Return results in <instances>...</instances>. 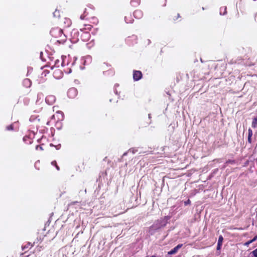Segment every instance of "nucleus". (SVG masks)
Here are the masks:
<instances>
[{
	"mask_svg": "<svg viewBox=\"0 0 257 257\" xmlns=\"http://www.w3.org/2000/svg\"><path fill=\"white\" fill-rule=\"evenodd\" d=\"M184 203L185 205L190 204L191 203V201L189 199H188L186 201L184 202Z\"/></svg>",
	"mask_w": 257,
	"mask_h": 257,
	"instance_id": "nucleus-23",
	"label": "nucleus"
},
{
	"mask_svg": "<svg viewBox=\"0 0 257 257\" xmlns=\"http://www.w3.org/2000/svg\"><path fill=\"white\" fill-rule=\"evenodd\" d=\"M58 23L60 26L63 28L68 27L71 24L70 19L64 17H62V18L58 21Z\"/></svg>",
	"mask_w": 257,
	"mask_h": 257,
	"instance_id": "nucleus-4",
	"label": "nucleus"
},
{
	"mask_svg": "<svg viewBox=\"0 0 257 257\" xmlns=\"http://www.w3.org/2000/svg\"><path fill=\"white\" fill-rule=\"evenodd\" d=\"M132 40H135L136 41V42L137 40V37L135 36H133L132 38H128L126 40L127 43L128 44H130V42Z\"/></svg>",
	"mask_w": 257,
	"mask_h": 257,
	"instance_id": "nucleus-14",
	"label": "nucleus"
},
{
	"mask_svg": "<svg viewBox=\"0 0 257 257\" xmlns=\"http://www.w3.org/2000/svg\"><path fill=\"white\" fill-rule=\"evenodd\" d=\"M254 241H252V239L250 240L249 241H247L246 243V244H249L253 242H254Z\"/></svg>",
	"mask_w": 257,
	"mask_h": 257,
	"instance_id": "nucleus-25",
	"label": "nucleus"
},
{
	"mask_svg": "<svg viewBox=\"0 0 257 257\" xmlns=\"http://www.w3.org/2000/svg\"><path fill=\"white\" fill-rule=\"evenodd\" d=\"M36 149L37 150H38L39 149V150H41V151H43V148H42V146H40V145H37V146H36Z\"/></svg>",
	"mask_w": 257,
	"mask_h": 257,
	"instance_id": "nucleus-20",
	"label": "nucleus"
},
{
	"mask_svg": "<svg viewBox=\"0 0 257 257\" xmlns=\"http://www.w3.org/2000/svg\"><path fill=\"white\" fill-rule=\"evenodd\" d=\"M257 125V117H254L252 121L251 126L253 128H255Z\"/></svg>",
	"mask_w": 257,
	"mask_h": 257,
	"instance_id": "nucleus-15",
	"label": "nucleus"
},
{
	"mask_svg": "<svg viewBox=\"0 0 257 257\" xmlns=\"http://www.w3.org/2000/svg\"><path fill=\"white\" fill-rule=\"evenodd\" d=\"M141 2V0H131V5L133 7H138Z\"/></svg>",
	"mask_w": 257,
	"mask_h": 257,
	"instance_id": "nucleus-12",
	"label": "nucleus"
},
{
	"mask_svg": "<svg viewBox=\"0 0 257 257\" xmlns=\"http://www.w3.org/2000/svg\"><path fill=\"white\" fill-rule=\"evenodd\" d=\"M54 17L58 19V21L63 17V16L61 15L60 12L59 10H56L53 13Z\"/></svg>",
	"mask_w": 257,
	"mask_h": 257,
	"instance_id": "nucleus-11",
	"label": "nucleus"
},
{
	"mask_svg": "<svg viewBox=\"0 0 257 257\" xmlns=\"http://www.w3.org/2000/svg\"><path fill=\"white\" fill-rule=\"evenodd\" d=\"M92 28V25L91 24H84L83 25V27L80 29V30L81 31H85L84 33L85 35L86 36V39L85 40V41H87V40H89L90 38V34L88 33V31H90Z\"/></svg>",
	"mask_w": 257,
	"mask_h": 257,
	"instance_id": "nucleus-3",
	"label": "nucleus"
},
{
	"mask_svg": "<svg viewBox=\"0 0 257 257\" xmlns=\"http://www.w3.org/2000/svg\"><path fill=\"white\" fill-rule=\"evenodd\" d=\"M48 99V97L46 98V100L47 101Z\"/></svg>",
	"mask_w": 257,
	"mask_h": 257,
	"instance_id": "nucleus-31",
	"label": "nucleus"
},
{
	"mask_svg": "<svg viewBox=\"0 0 257 257\" xmlns=\"http://www.w3.org/2000/svg\"><path fill=\"white\" fill-rule=\"evenodd\" d=\"M32 244H31L30 243H27V245H25L24 247H23V249H24L26 248H28L30 246V247H32Z\"/></svg>",
	"mask_w": 257,
	"mask_h": 257,
	"instance_id": "nucleus-18",
	"label": "nucleus"
},
{
	"mask_svg": "<svg viewBox=\"0 0 257 257\" xmlns=\"http://www.w3.org/2000/svg\"><path fill=\"white\" fill-rule=\"evenodd\" d=\"M28 81H29V80L28 79H26L25 80V82H28Z\"/></svg>",
	"mask_w": 257,
	"mask_h": 257,
	"instance_id": "nucleus-30",
	"label": "nucleus"
},
{
	"mask_svg": "<svg viewBox=\"0 0 257 257\" xmlns=\"http://www.w3.org/2000/svg\"><path fill=\"white\" fill-rule=\"evenodd\" d=\"M180 15L179 14H178L177 17H174V18H173V20H177L178 18H180Z\"/></svg>",
	"mask_w": 257,
	"mask_h": 257,
	"instance_id": "nucleus-24",
	"label": "nucleus"
},
{
	"mask_svg": "<svg viewBox=\"0 0 257 257\" xmlns=\"http://www.w3.org/2000/svg\"><path fill=\"white\" fill-rule=\"evenodd\" d=\"M257 240V235H255L253 238H252V241H255Z\"/></svg>",
	"mask_w": 257,
	"mask_h": 257,
	"instance_id": "nucleus-26",
	"label": "nucleus"
},
{
	"mask_svg": "<svg viewBox=\"0 0 257 257\" xmlns=\"http://www.w3.org/2000/svg\"><path fill=\"white\" fill-rule=\"evenodd\" d=\"M64 117L63 112L61 111H58L55 114L52 116L51 119H54L55 121L58 122L63 120Z\"/></svg>",
	"mask_w": 257,
	"mask_h": 257,
	"instance_id": "nucleus-5",
	"label": "nucleus"
},
{
	"mask_svg": "<svg viewBox=\"0 0 257 257\" xmlns=\"http://www.w3.org/2000/svg\"><path fill=\"white\" fill-rule=\"evenodd\" d=\"M57 62H59V60H57L56 62H55V65H57Z\"/></svg>",
	"mask_w": 257,
	"mask_h": 257,
	"instance_id": "nucleus-28",
	"label": "nucleus"
},
{
	"mask_svg": "<svg viewBox=\"0 0 257 257\" xmlns=\"http://www.w3.org/2000/svg\"><path fill=\"white\" fill-rule=\"evenodd\" d=\"M223 237L222 235H220L218 238V243L217 245V250H220L222 246Z\"/></svg>",
	"mask_w": 257,
	"mask_h": 257,
	"instance_id": "nucleus-10",
	"label": "nucleus"
},
{
	"mask_svg": "<svg viewBox=\"0 0 257 257\" xmlns=\"http://www.w3.org/2000/svg\"><path fill=\"white\" fill-rule=\"evenodd\" d=\"M50 97H54L53 96H50Z\"/></svg>",
	"mask_w": 257,
	"mask_h": 257,
	"instance_id": "nucleus-32",
	"label": "nucleus"
},
{
	"mask_svg": "<svg viewBox=\"0 0 257 257\" xmlns=\"http://www.w3.org/2000/svg\"><path fill=\"white\" fill-rule=\"evenodd\" d=\"M7 130L8 131H12L14 130V126L13 124H10L7 126L6 127Z\"/></svg>",
	"mask_w": 257,
	"mask_h": 257,
	"instance_id": "nucleus-17",
	"label": "nucleus"
},
{
	"mask_svg": "<svg viewBox=\"0 0 257 257\" xmlns=\"http://www.w3.org/2000/svg\"><path fill=\"white\" fill-rule=\"evenodd\" d=\"M182 244H179L176 246H175L174 248L171 249L170 251L168 252L169 254H175L182 246Z\"/></svg>",
	"mask_w": 257,
	"mask_h": 257,
	"instance_id": "nucleus-9",
	"label": "nucleus"
},
{
	"mask_svg": "<svg viewBox=\"0 0 257 257\" xmlns=\"http://www.w3.org/2000/svg\"><path fill=\"white\" fill-rule=\"evenodd\" d=\"M150 257H159V256H158L154 255H152V256H151Z\"/></svg>",
	"mask_w": 257,
	"mask_h": 257,
	"instance_id": "nucleus-29",
	"label": "nucleus"
},
{
	"mask_svg": "<svg viewBox=\"0 0 257 257\" xmlns=\"http://www.w3.org/2000/svg\"><path fill=\"white\" fill-rule=\"evenodd\" d=\"M50 33L51 35L55 38H61L60 40L63 41L65 39V35L64 34L62 29L58 27L53 28Z\"/></svg>",
	"mask_w": 257,
	"mask_h": 257,
	"instance_id": "nucleus-2",
	"label": "nucleus"
},
{
	"mask_svg": "<svg viewBox=\"0 0 257 257\" xmlns=\"http://www.w3.org/2000/svg\"><path fill=\"white\" fill-rule=\"evenodd\" d=\"M80 19L87 20L89 21L90 23L94 25H96L98 22L94 10L91 8L86 9L83 14L81 15Z\"/></svg>",
	"mask_w": 257,
	"mask_h": 257,
	"instance_id": "nucleus-1",
	"label": "nucleus"
},
{
	"mask_svg": "<svg viewBox=\"0 0 257 257\" xmlns=\"http://www.w3.org/2000/svg\"><path fill=\"white\" fill-rule=\"evenodd\" d=\"M247 141L249 143L251 144V137H250V136H248L247 137Z\"/></svg>",
	"mask_w": 257,
	"mask_h": 257,
	"instance_id": "nucleus-22",
	"label": "nucleus"
},
{
	"mask_svg": "<svg viewBox=\"0 0 257 257\" xmlns=\"http://www.w3.org/2000/svg\"><path fill=\"white\" fill-rule=\"evenodd\" d=\"M252 254L255 257H257V248L252 251Z\"/></svg>",
	"mask_w": 257,
	"mask_h": 257,
	"instance_id": "nucleus-21",
	"label": "nucleus"
},
{
	"mask_svg": "<svg viewBox=\"0 0 257 257\" xmlns=\"http://www.w3.org/2000/svg\"><path fill=\"white\" fill-rule=\"evenodd\" d=\"M234 161H231V160H228L227 161L226 163H234Z\"/></svg>",
	"mask_w": 257,
	"mask_h": 257,
	"instance_id": "nucleus-27",
	"label": "nucleus"
},
{
	"mask_svg": "<svg viewBox=\"0 0 257 257\" xmlns=\"http://www.w3.org/2000/svg\"><path fill=\"white\" fill-rule=\"evenodd\" d=\"M76 94L77 90L74 88H70L67 92V95L70 98L74 97Z\"/></svg>",
	"mask_w": 257,
	"mask_h": 257,
	"instance_id": "nucleus-8",
	"label": "nucleus"
},
{
	"mask_svg": "<svg viewBox=\"0 0 257 257\" xmlns=\"http://www.w3.org/2000/svg\"><path fill=\"white\" fill-rule=\"evenodd\" d=\"M142 73L141 71L138 70H134L133 72V78L135 81H138L142 77Z\"/></svg>",
	"mask_w": 257,
	"mask_h": 257,
	"instance_id": "nucleus-7",
	"label": "nucleus"
},
{
	"mask_svg": "<svg viewBox=\"0 0 257 257\" xmlns=\"http://www.w3.org/2000/svg\"><path fill=\"white\" fill-rule=\"evenodd\" d=\"M252 131L250 128H249L248 130V136L252 137Z\"/></svg>",
	"mask_w": 257,
	"mask_h": 257,
	"instance_id": "nucleus-19",
	"label": "nucleus"
},
{
	"mask_svg": "<svg viewBox=\"0 0 257 257\" xmlns=\"http://www.w3.org/2000/svg\"><path fill=\"white\" fill-rule=\"evenodd\" d=\"M105 66H108L109 69L107 71H104V74L113 76L114 75L115 72L114 69L111 67V65H108L107 64L104 63L102 67L104 68Z\"/></svg>",
	"mask_w": 257,
	"mask_h": 257,
	"instance_id": "nucleus-6",
	"label": "nucleus"
},
{
	"mask_svg": "<svg viewBox=\"0 0 257 257\" xmlns=\"http://www.w3.org/2000/svg\"><path fill=\"white\" fill-rule=\"evenodd\" d=\"M51 164L53 165V166H55L56 169L58 170V171H59L60 170V168L58 166L57 164V162L56 161H53L51 162Z\"/></svg>",
	"mask_w": 257,
	"mask_h": 257,
	"instance_id": "nucleus-16",
	"label": "nucleus"
},
{
	"mask_svg": "<svg viewBox=\"0 0 257 257\" xmlns=\"http://www.w3.org/2000/svg\"><path fill=\"white\" fill-rule=\"evenodd\" d=\"M134 15L136 17H141L143 15L142 12L140 10H136L134 13Z\"/></svg>",
	"mask_w": 257,
	"mask_h": 257,
	"instance_id": "nucleus-13",
	"label": "nucleus"
}]
</instances>
